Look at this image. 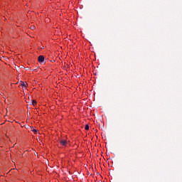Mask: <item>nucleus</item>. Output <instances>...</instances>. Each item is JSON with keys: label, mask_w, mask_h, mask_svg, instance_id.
Here are the masks:
<instances>
[{"label": "nucleus", "mask_w": 182, "mask_h": 182, "mask_svg": "<svg viewBox=\"0 0 182 182\" xmlns=\"http://www.w3.org/2000/svg\"><path fill=\"white\" fill-rule=\"evenodd\" d=\"M60 144L61 146H68V141H66L65 139H60Z\"/></svg>", "instance_id": "obj_1"}, {"label": "nucleus", "mask_w": 182, "mask_h": 182, "mask_svg": "<svg viewBox=\"0 0 182 182\" xmlns=\"http://www.w3.org/2000/svg\"><path fill=\"white\" fill-rule=\"evenodd\" d=\"M38 60L40 62V63H43V62L45 60V57L43 55H40L38 58Z\"/></svg>", "instance_id": "obj_2"}, {"label": "nucleus", "mask_w": 182, "mask_h": 182, "mask_svg": "<svg viewBox=\"0 0 182 182\" xmlns=\"http://www.w3.org/2000/svg\"><path fill=\"white\" fill-rule=\"evenodd\" d=\"M26 85L28 84L25 82H21V86L22 87L23 89H26Z\"/></svg>", "instance_id": "obj_3"}, {"label": "nucleus", "mask_w": 182, "mask_h": 182, "mask_svg": "<svg viewBox=\"0 0 182 182\" xmlns=\"http://www.w3.org/2000/svg\"><path fill=\"white\" fill-rule=\"evenodd\" d=\"M30 29H31V31H35V29H36L35 26H31L30 27Z\"/></svg>", "instance_id": "obj_4"}, {"label": "nucleus", "mask_w": 182, "mask_h": 182, "mask_svg": "<svg viewBox=\"0 0 182 182\" xmlns=\"http://www.w3.org/2000/svg\"><path fill=\"white\" fill-rule=\"evenodd\" d=\"M36 100H33L32 101V105H33V106H35L36 105Z\"/></svg>", "instance_id": "obj_5"}, {"label": "nucleus", "mask_w": 182, "mask_h": 182, "mask_svg": "<svg viewBox=\"0 0 182 182\" xmlns=\"http://www.w3.org/2000/svg\"><path fill=\"white\" fill-rule=\"evenodd\" d=\"M85 130H89V126L87 124V125H85Z\"/></svg>", "instance_id": "obj_6"}, {"label": "nucleus", "mask_w": 182, "mask_h": 182, "mask_svg": "<svg viewBox=\"0 0 182 182\" xmlns=\"http://www.w3.org/2000/svg\"><path fill=\"white\" fill-rule=\"evenodd\" d=\"M33 133H35V134L38 133V130H36V129H33Z\"/></svg>", "instance_id": "obj_7"}]
</instances>
